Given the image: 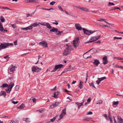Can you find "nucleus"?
Returning a JSON list of instances; mask_svg holds the SVG:
<instances>
[{
	"instance_id": "nucleus-1",
	"label": "nucleus",
	"mask_w": 123,
	"mask_h": 123,
	"mask_svg": "<svg viewBox=\"0 0 123 123\" xmlns=\"http://www.w3.org/2000/svg\"><path fill=\"white\" fill-rule=\"evenodd\" d=\"M67 45L66 48L64 50L63 53V55L65 56H66L70 54L71 51L73 50V49L71 46H69L67 44Z\"/></svg>"
},
{
	"instance_id": "nucleus-2",
	"label": "nucleus",
	"mask_w": 123,
	"mask_h": 123,
	"mask_svg": "<svg viewBox=\"0 0 123 123\" xmlns=\"http://www.w3.org/2000/svg\"><path fill=\"white\" fill-rule=\"evenodd\" d=\"M13 45V44L10 43H1L0 45V50L8 48L9 47H11Z\"/></svg>"
},
{
	"instance_id": "nucleus-3",
	"label": "nucleus",
	"mask_w": 123,
	"mask_h": 123,
	"mask_svg": "<svg viewBox=\"0 0 123 123\" xmlns=\"http://www.w3.org/2000/svg\"><path fill=\"white\" fill-rule=\"evenodd\" d=\"M100 36H99L95 37H91L89 40L88 42L86 43L92 42L99 39L100 38Z\"/></svg>"
},
{
	"instance_id": "nucleus-4",
	"label": "nucleus",
	"mask_w": 123,
	"mask_h": 123,
	"mask_svg": "<svg viewBox=\"0 0 123 123\" xmlns=\"http://www.w3.org/2000/svg\"><path fill=\"white\" fill-rule=\"evenodd\" d=\"M63 66V65L61 64L56 65H55L54 69L52 70L51 72H55L58 69H59V70Z\"/></svg>"
},
{
	"instance_id": "nucleus-5",
	"label": "nucleus",
	"mask_w": 123,
	"mask_h": 123,
	"mask_svg": "<svg viewBox=\"0 0 123 123\" xmlns=\"http://www.w3.org/2000/svg\"><path fill=\"white\" fill-rule=\"evenodd\" d=\"M66 108H65L62 110L61 114L60 115V118L58 119V120H60L62 119L66 115Z\"/></svg>"
},
{
	"instance_id": "nucleus-6",
	"label": "nucleus",
	"mask_w": 123,
	"mask_h": 123,
	"mask_svg": "<svg viewBox=\"0 0 123 123\" xmlns=\"http://www.w3.org/2000/svg\"><path fill=\"white\" fill-rule=\"evenodd\" d=\"M79 38H77L73 40V44L74 48H76L79 45Z\"/></svg>"
},
{
	"instance_id": "nucleus-7",
	"label": "nucleus",
	"mask_w": 123,
	"mask_h": 123,
	"mask_svg": "<svg viewBox=\"0 0 123 123\" xmlns=\"http://www.w3.org/2000/svg\"><path fill=\"white\" fill-rule=\"evenodd\" d=\"M75 7L80 9L82 11L87 12H89V9L86 8L84 7H81L80 6H75Z\"/></svg>"
},
{
	"instance_id": "nucleus-8",
	"label": "nucleus",
	"mask_w": 123,
	"mask_h": 123,
	"mask_svg": "<svg viewBox=\"0 0 123 123\" xmlns=\"http://www.w3.org/2000/svg\"><path fill=\"white\" fill-rule=\"evenodd\" d=\"M50 31L55 32L56 34L58 35H60L62 32V31H59L58 29L54 27L52 29L50 30Z\"/></svg>"
},
{
	"instance_id": "nucleus-9",
	"label": "nucleus",
	"mask_w": 123,
	"mask_h": 123,
	"mask_svg": "<svg viewBox=\"0 0 123 123\" xmlns=\"http://www.w3.org/2000/svg\"><path fill=\"white\" fill-rule=\"evenodd\" d=\"M32 71L33 72H35L37 73L39 72L41 70V68L37 67V66H33L32 67Z\"/></svg>"
},
{
	"instance_id": "nucleus-10",
	"label": "nucleus",
	"mask_w": 123,
	"mask_h": 123,
	"mask_svg": "<svg viewBox=\"0 0 123 123\" xmlns=\"http://www.w3.org/2000/svg\"><path fill=\"white\" fill-rule=\"evenodd\" d=\"M82 29L84 33L86 35H89L90 33H93L94 32L93 31H89L84 28H82Z\"/></svg>"
},
{
	"instance_id": "nucleus-11",
	"label": "nucleus",
	"mask_w": 123,
	"mask_h": 123,
	"mask_svg": "<svg viewBox=\"0 0 123 123\" xmlns=\"http://www.w3.org/2000/svg\"><path fill=\"white\" fill-rule=\"evenodd\" d=\"M40 45L45 47H47L48 45L47 42L45 41H42L39 43Z\"/></svg>"
},
{
	"instance_id": "nucleus-12",
	"label": "nucleus",
	"mask_w": 123,
	"mask_h": 123,
	"mask_svg": "<svg viewBox=\"0 0 123 123\" xmlns=\"http://www.w3.org/2000/svg\"><path fill=\"white\" fill-rule=\"evenodd\" d=\"M75 26L76 28L78 30H80L82 29L81 26L79 23L75 24Z\"/></svg>"
},
{
	"instance_id": "nucleus-13",
	"label": "nucleus",
	"mask_w": 123,
	"mask_h": 123,
	"mask_svg": "<svg viewBox=\"0 0 123 123\" xmlns=\"http://www.w3.org/2000/svg\"><path fill=\"white\" fill-rule=\"evenodd\" d=\"M103 64H107L108 63V61L107 60V57L106 56H105L103 58Z\"/></svg>"
},
{
	"instance_id": "nucleus-14",
	"label": "nucleus",
	"mask_w": 123,
	"mask_h": 123,
	"mask_svg": "<svg viewBox=\"0 0 123 123\" xmlns=\"http://www.w3.org/2000/svg\"><path fill=\"white\" fill-rule=\"evenodd\" d=\"M94 62H93V63L95 65H97L100 64V62L99 60L95 59L94 60Z\"/></svg>"
},
{
	"instance_id": "nucleus-15",
	"label": "nucleus",
	"mask_w": 123,
	"mask_h": 123,
	"mask_svg": "<svg viewBox=\"0 0 123 123\" xmlns=\"http://www.w3.org/2000/svg\"><path fill=\"white\" fill-rule=\"evenodd\" d=\"M118 123H123V119L120 117H118Z\"/></svg>"
},
{
	"instance_id": "nucleus-16",
	"label": "nucleus",
	"mask_w": 123,
	"mask_h": 123,
	"mask_svg": "<svg viewBox=\"0 0 123 123\" xmlns=\"http://www.w3.org/2000/svg\"><path fill=\"white\" fill-rule=\"evenodd\" d=\"M84 103V101H83V102H82L81 103H78L77 102L76 103V104L78 105V108L79 109L80 106L83 105Z\"/></svg>"
},
{
	"instance_id": "nucleus-17",
	"label": "nucleus",
	"mask_w": 123,
	"mask_h": 123,
	"mask_svg": "<svg viewBox=\"0 0 123 123\" xmlns=\"http://www.w3.org/2000/svg\"><path fill=\"white\" fill-rule=\"evenodd\" d=\"M32 26H31V25L30 26H29L28 27L23 28H22V29L23 30H31L32 29Z\"/></svg>"
},
{
	"instance_id": "nucleus-18",
	"label": "nucleus",
	"mask_w": 123,
	"mask_h": 123,
	"mask_svg": "<svg viewBox=\"0 0 123 123\" xmlns=\"http://www.w3.org/2000/svg\"><path fill=\"white\" fill-rule=\"evenodd\" d=\"M14 84L12 82H11L9 84L8 86V88H9L12 89L13 86H14Z\"/></svg>"
},
{
	"instance_id": "nucleus-19",
	"label": "nucleus",
	"mask_w": 123,
	"mask_h": 123,
	"mask_svg": "<svg viewBox=\"0 0 123 123\" xmlns=\"http://www.w3.org/2000/svg\"><path fill=\"white\" fill-rule=\"evenodd\" d=\"M12 67L9 69V70L10 72H13L15 71V66H13L12 65Z\"/></svg>"
},
{
	"instance_id": "nucleus-20",
	"label": "nucleus",
	"mask_w": 123,
	"mask_h": 123,
	"mask_svg": "<svg viewBox=\"0 0 123 123\" xmlns=\"http://www.w3.org/2000/svg\"><path fill=\"white\" fill-rule=\"evenodd\" d=\"M3 95L4 97L5 98L6 96V93L3 91H1L0 93V96Z\"/></svg>"
},
{
	"instance_id": "nucleus-21",
	"label": "nucleus",
	"mask_w": 123,
	"mask_h": 123,
	"mask_svg": "<svg viewBox=\"0 0 123 123\" xmlns=\"http://www.w3.org/2000/svg\"><path fill=\"white\" fill-rule=\"evenodd\" d=\"M83 82L81 81H80V83L78 85V87L80 89H81L82 87Z\"/></svg>"
},
{
	"instance_id": "nucleus-22",
	"label": "nucleus",
	"mask_w": 123,
	"mask_h": 123,
	"mask_svg": "<svg viewBox=\"0 0 123 123\" xmlns=\"http://www.w3.org/2000/svg\"><path fill=\"white\" fill-rule=\"evenodd\" d=\"M92 118L90 117H85L84 118V120L87 121H89L90 120L92 119Z\"/></svg>"
},
{
	"instance_id": "nucleus-23",
	"label": "nucleus",
	"mask_w": 123,
	"mask_h": 123,
	"mask_svg": "<svg viewBox=\"0 0 123 123\" xmlns=\"http://www.w3.org/2000/svg\"><path fill=\"white\" fill-rule=\"evenodd\" d=\"M96 20L98 21H104L107 24L109 25H110V23H109L108 22H106L105 20V19L102 18H100L99 19H97Z\"/></svg>"
},
{
	"instance_id": "nucleus-24",
	"label": "nucleus",
	"mask_w": 123,
	"mask_h": 123,
	"mask_svg": "<svg viewBox=\"0 0 123 123\" xmlns=\"http://www.w3.org/2000/svg\"><path fill=\"white\" fill-rule=\"evenodd\" d=\"M25 106L24 105L23 103H22L20 106L18 107V108L19 109H23L24 108Z\"/></svg>"
},
{
	"instance_id": "nucleus-25",
	"label": "nucleus",
	"mask_w": 123,
	"mask_h": 123,
	"mask_svg": "<svg viewBox=\"0 0 123 123\" xmlns=\"http://www.w3.org/2000/svg\"><path fill=\"white\" fill-rule=\"evenodd\" d=\"M0 31L2 32L4 31L2 23L0 24Z\"/></svg>"
},
{
	"instance_id": "nucleus-26",
	"label": "nucleus",
	"mask_w": 123,
	"mask_h": 123,
	"mask_svg": "<svg viewBox=\"0 0 123 123\" xmlns=\"http://www.w3.org/2000/svg\"><path fill=\"white\" fill-rule=\"evenodd\" d=\"M58 94V92H55L54 93V96L53 97L56 98H57V95Z\"/></svg>"
},
{
	"instance_id": "nucleus-27",
	"label": "nucleus",
	"mask_w": 123,
	"mask_h": 123,
	"mask_svg": "<svg viewBox=\"0 0 123 123\" xmlns=\"http://www.w3.org/2000/svg\"><path fill=\"white\" fill-rule=\"evenodd\" d=\"M87 52H86V53H85L83 55V57L84 58H91L92 57V56L91 55H90L89 56H85V55H86V54L87 53Z\"/></svg>"
},
{
	"instance_id": "nucleus-28",
	"label": "nucleus",
	"mask_w": 123,
	"mask_h": 123,
	"mask_svg": "<svg viewBox=\"0 0 123 123\" xmlns=\"http://www.w3.org/2000/svg\"><path fill=\"white\" fill-rule=\"evenodd\" d=\"M23 120L25 121L26 122H30V120L29 118H24L23 119Z\"/></svg>"
},
{
	"instance_id": "nucleus-29",
	"label": "nucleus",
	"mask_w": 123,
	"mask_h": 123,
	"mask_svg": "<svg viewBox=\"0 0 123 123\" xmlns=\"http://www.w3.org/2000/svg\"><path fill=\"white\" fill-rule=\"evenodd\" d=\"M8 85L7 84H3L1 86V87L2 88L6 87H8Z\"/></svg>"
},
{
	"instance_id": "nucleus-30",
	"label": "nucleus",
	"mask_w": 123,
	"mask_h": 123,
	"mask_svg": "<svg viewBox=\"0 0 123 123\" xmlns=\"http://www.w3.org/2000/svg\"><path fill=\"white\" fill-rule=\"evenodd\" d=\"M9 123H18V121L17 120H12Z\"/></svg>"
},
{
	"instance_id": "nucleus-31",
	"label": "nucleus",
	"mask_w": 123,
	"mask_h": 123,
	"mask_svg": "<svg viewBox=\"0 0 123 123\" xmlns=\"http://www.w3.org/2000/svg\"><path fill=\"white\" fill-rule=\"evenodd\" d=\"M45 110V109L44 108L41 109L37 111H39V112L40 113L43 112Z\"/></svg>"
},
{
	"instance_id": "nucleus-32",
	"label": "nucleus",
	"mask_w": 123,
	"mask_h": 123,
	"mask_svg": "<svg viewBox=\"0 0 123 123\" xmlns=\"http://www.w3.org/2000/svg\"><path fill=\"white\" fill-rule=\"evenodd\" d=\"M46 27H47L49 29H51L52 28V27L50 25L49 23H46Z\"/></svg>"
},
{
	"instance_id": "nucleus-33",
	"label": "nucleus",
	"mask_w": 123,
	"mask_h": 123,
	"mask_svg": "<svg viewBox=\"0 0 123 123\" xmlns=\"http://www.w3.org/2000/svg\"><path fill=\"white\" fill-rule=\"evenodd\" d=\"M119 102L117 101L115 102V101H114L113 102V104L114 105H115L116 106H117L118 105V104Z\"/></svg>"
},
{
	"instance_id": "nucleus-34",
	"label": "nucleus",
	"mask_w": 123,
	"mask_h": 123,
	"mask_svg": "<svg viewBox=\"0 0 123 123\" xmlns=\"http://www.w3.org/2000/svg\"><path fill=\"white\" fill-rule=\"evenodd\" d=\"M39 25L38 24H37V23H35L33 24H31V26H33L35 27H36L37 26H38Z\"/></svg>"
},
{
	"instance_id": "nucleus-35",
	"label": "nucleus",
	"mask_w": 123,
	"mask_h": 123,
	"mask_svg": "<svg viewBox=\"0 0 123 123\" xmlns=\"http://www.w3.org/2000/svg\"><path fill=\"white\" fill-rule=\"evenodd\" d=\"M115 67L116 68H123V67L119 65H115Z\"/></svg>"
},
{
	"instance_id": "nucleus-36",
	"label": "nucleus",
	"mask_w": 123,
	"mask_h": 123,
	"mask_svg": "<svg viewBox=\"0 0 123 123\" xmlns=\"http://www.w3.org/2000/svg\"><path fill=\"white\" fill-rule=\"evenodd\" d=\"M0 19L1 21L2 22H4L5 20V19L2 16H1Z\"/></svg>"
},
{
	"instance_id": "nucleus-37",
	"label": "nucleus",
	"mask_w": 123,
	"mask_h": 123,
	"mask_svg": "<svg viewBox=\"0 0 123 123\" xmlns=\"http://www.w3.org/2000/svg\"><path fill=\"white\" fill-rule=\"evenodd\" d=\"M106 77H104L101 78H98V79H100L101 81L105 79H106Z\"/></svg>"
},
{
	"instance_id": "nucleus-38",
	"label": "nucleus",
	"mask_w": 123,
	"mask_h": 123,
	"mask_svg": "<svg viewBox=\"0 0 123 123\" xmlns=\"http://www.w3.org/2000/svg\"><path fill=\"white\" fill-rule=\"evenodd\" d=\"M102 116L104 117L106 119H107L108 120H109V117H108L107 115L106 114H103Z\"/></svg>"
},
{
	"instance_id": "nucleus-39",
	"label": "nucleus",
	"mask_w": 123,
	"mask_h": 123,
	"mask_svg": "<svg viewBox=\"0 0 123 123\" xmlns=\"http://www.w3.org/2000/svg\"><path fill=\"white\" fill-rule=\"evenodd\" d=\"M108 6H114L115 5L114 4V3L112 2H109L108 3Z\"/></svg>"
},
{
	"instance_id": "nucleus-40",
	"label": "nucleus",
	"mask_w": 123,
	"mask_h": 123,
	"mask_svg": "<svg viewBox=\"0 0 123 123\" xmlns=\"http://www.w3.org/2000/svg\"><path fill=\"white\" fill-rule=\"evenodd\" d=\"M2 9H7V10H12V9H10L7 7H4L3 6L2 7Z\"/></svg>"
},
{
	"instance_id": "nucleus-41",
	"label": "nucleus",
	"mask_w": 123,
	"mask_h": 123,
	"mask_svg": "<svg viewBox=\"0 0 123 123\" xmlns=\"http://www.w3.org/2000/svg\"><path fill=\"white\" fill-rule=\"evenodd\" d=\"M58 8H59V9L62 12H64V11L63 9L61 7V6H58Z\"/></svg>"
},
{
	"instance_id": "nucleus-42",
	"label": "nucleus",
	"mask_w": 123,
	"mask_h": 123,
	"mask_svg": "<svg viewBox=\"0 0 123 123\" xmlns=\"http://www.w3.org/2000/svg\"><path fill=\"white\" fill-rule=\"evenodd\" d=\"M12 89H11L10 88H8V89H6V92H7L9 93L11 90Z\"/></svg>"
},
{
	"instance_id": "nucleus-43",
	"label": "nucleus",
	"mask_w": 123,
	"mask_h": 123,
	"mask_svg": "<svg viewBox=\"0 0 123 123\" xmlns=\"http://www.w3.org/2000/svg\"><path fill=\"white\" fill-rule=\"evenodd\" d=\"M89 85L90 86H92L94 88H96V87L95 86L93 82H92L91 83H89Z\"/></svg>"
},
{
	"instance_id": "nucleus-44",
	"label": "nucleus",
	"mask_w": 123,
	"mask_h": 123,
	"mask_svg": "<svg viewBox=\"0 0 123 123\" xmlns=\"http://www.w3.org/2000/svg\"><path fill=\"white\" fill-rule=\"evenodd\" d=\"M57 117H58V116H56V117H54L53 119H51V122H53L56 119V118Z\"/></svg>"
},
{
	"instance_id": "nucleus-45",
	"label": "nucleus",
	"mask_w": 123,
	"mask_h": 123,
	"mask_svg": "<svg viewBox=\"0 0 123 123\" xmlns=\"http://www.w3.org/2000/svg\"><path fill=\"white\" fill-rule=\"evenodd\" d=\"M4 59H6V61H8L9 60V57H8V55L4 57Z\"/></svg>"
},
{
	"instance_id": "nucleus-46",
	"label": "nucleus",
	"mask_w": 123,
	"mask_h": 123,
	"mask_svg": "<svg viewBox=\"0 0 123 123\" xmlns=\"http://www.w3.org/2000/svg\"><path fill=\"white\" fill-rule=\"evenodd\" d=\"M122 39V37H113V39L114 40H115L116 39Z\"/></svg>"
},
{
	"instance_id": "nucleus-47",
	"label": "nucleus",
	"mask_w": 123,
	"mask_h": 123,
	"mask_svg": "<svg viewBox=\"0 0 123 123\" xmlns=\"http://www.w3.org/2000/svg\"><path fill=\"white\" fill-rule=\"evenodd\" d=\"M101 81L100 79L98 80H98L96 81V82L99 85Z\"/></svg>"
},
{
	"instance_id": "nucleus-48",
	"label": "nucleus",
	"mask_w": 123,
	"mask_h": 123,
	"mask_svg": "<svg viewBox=\"0 0 123 123\" xmlns=\"http://www.w3.org/2000/svg\"><path fill=\"white\" fill-rule=\"evenodd\" d=\"M55 3V1H53L51 2H50V4L51 5H53Z\"/></svg>"
},
{
	"instance_id": "nucleus-49",
	"label": "nucleus",
	"mask_w": 123,
	"mask_h": 123,
	"mask_svg": "<svg viewBox=\"0 0 123 123\" xmlns=\"http://www.w3.org/2000/svg\"><path fill=\"white\" fill-rule=\"evenodd\" d=\"M28 2H29L34 3L36 2L35 1L33 0H28Z\"/></svg>"
},
{
	"instance_id": "nucleus-50",
	"label": "nucleus",
	"mask_w": 123,
	"mask_h": 123,
	"mask_svg": "<svg viewBox=\"0 0 123 123\" xmlns=\"http://www.w3.org/2000/svg\"><path fill=\"white\" fill-rule=\"evenodd\" d=\"M6 117H7L4 115H2L0 116V118H4Z\"/></svg>"
},
{
	"instance_id": "nucleus-51",
	"label": "nucleus",
	"mask_w": 123,
	"mask_h": 123,
	"mask_svg": "<svg viewBox=\"0 0 123 123\" xmlns=\"http://www.w3.org/2000/svg\"><path fill=\"white\" fill-rule=\"evenodd\" d=\"M46 23H38L42 25H44V26H46Z\"/></svg>"
},
{
	"instance_id": "nucleus-52",
	"label": "nucleus",
	"mask_w": 123,
	"mask_h": 123,
	"mask_svg": "<svg viewBox=\"0 0 123 123\" xmlns=\"http://www.w3.org/2000/svg\"><path fill=\"white\" fill-rule=\"evenodd\" d=\"M92 113L91 111H89L87 113V115H91L92 114Z\"/></svg>"
},
{
	"instance_id": "nucleus-53",
	"label": "nucleus",
	"mask_w": 123,
	"mask_h": 123,
	"mask_svg": "<svg viewBox=\"0 0 123 123\" xmlns=\"http://www.w3.org/2000/svg\"><path fill=\"white\" fill-rule=\"evenodd\" d=\"M12 27H13L14 28H16L17 27L16 26L15 24H12L11 25Z\"/></svg>"
},
{
	"instance_id": "nucleus-54",
	"label": "nucleus",
	"mask_w": 123,
	"mask_h": 123,
	"mask_svg": "<svg viewBox=\"0 0 123 123\" xmlns=\"http://www.w3.org/2000/svg\"><path fill=\"white\" fill-rule=\"evenodd\" d=\"M102 103V101L101 100H100L97 103V104H101Z\"/></svg>"
},
{
	"instance_id": "nucleus-55",
	"label": "nucleus",
	"mask_w": 123,
	"mask_h": 123,
	"mask_svg": "<svg viewBox=\"0 0 123 123\" xmlns=\"http://www.w3.org/2000/svg\"><path fill=\"white\" fill-rule=\"evenodd\" d=\"M109 118V120H110L111 123H113L112 121V118L111 117H110V118Z\"/></svg>"
},
{
	"instance_id": "nucleus-56",
	"label": "nucleus",
	"mask_w": 123,
	"mask_h": 123,
	"mask_svg": "<svg viewBox=\"0 0 123 123\" xmlns=\"http://www.w3.org/2000/svg\"><path fill=\"white\" fill-rule=\"evenodd\" d=\"M12 103H13L14 104H17L18 102V101H16V102L12 101Z\"/></svg>"
},
{
	"instance_id": "nucleus-57",
	"label": "nucleus",
	"mask_w": 123,
	"mask_h": 123,
	"mask_svg": "<svg viewBox=\"0 0 123 123\" xmlns=\"http://www.w3.org/2000/svg\"><path fill=\"white\" fill-rule=\"evenodd\" d=\"M38 61L37 62H36V63H35V64H37L38 63V61H39V58H41V55H39V56H38Z\"/></svg>"
},
{
	"instance_id": "nucleus-58",
	"label": "nucleus",
	"mask_w": 123,
	"mask_h": 123,
	"mask_svg": "<svg viewBox=\"0 0 123 123\" xmlns=\"http://www.w3.org/2000/svg\"><path fill=\"white\" fill-rule=\"evenodd\" d=\"M32 100L34 102H36V99L35 98H34L32 99Z\"/></svg>"
},
{
	"instance_id": "nucleus-59",
	"label": "nucleus",
	"mask_w": 123,
	"mask_h": 123,
	"mask_svg": "<svg viewBox=\"0 0 123 123\" xmlns=\"http://www.w3.org/2000/svg\"><path fill=\"white\" fill-rule=\"evenodd\" d=\"M17 40H16L15 41L14 43V44L15 45H17Z\"/></svg>"
},
{
	"instance_id": "nucleus-60",
	"label": "nucleus",
	"mask_w": 123,
	"mask_h": 123,
	"mask_svg": "<svg viewBox=\"0 0 123 123\" xmlns=\"http://www.w3.org/2000/svg\"><path fill=\"white\" fill-rule=\"evenodd\" d=\"M54 108V105H51L50 106V108L51 109H52L53 108Z\"/></svg>"
},
{
	"instance_id": "nucleus-61",
	"label": "nucleus",
	"mask_w": 123,
	"mask_h": 123,
	"mask_svg": "<svg viewBox=\"0 0 123 123\" xmlns=\"http://www.w3.org/2000/svg\"><path fill=\"white\" fill-rule=\"evenodd\" d=\"M69 70L68 69H66L65 70V71H63L62 73H64L65 72H67L69 71Z\"/></svg>"
},
{
	"instance_id": "nucleus-62",
	"label": "nucleus",
	"mask_w": 123,
	"mask_h": 123,
	"mask_svg": "<svg viewBox=\"0 0 123 123\" xmlns=\"http://www.w3.org/2000/svg\"><path fill=\"white\" fill-rule=\"evenodd\" d=\"M113 119L114 121V123H117V121L115 119V117H113Z\"/></svg>"
},
{
	"instance_id": "nucleus-63",
	"label": "nucleus",
	"mask_w": 123,
	"mask_h": 123,
	"mask_svg": "<svg viewBox=\"0 0 123 123\" xmlns=\"http://www.w3.org/2000/svg\"><path fill=\"white\" fill-rule=\"evenodd\" d=\"M71 16H72L74 17L75 18H76L77 17L75 15H74V14H72L71 15Z\"/></svg>"
},
{
	"instance_id": "nucleus-64",
	"label": "nucleus",
	"mask_w": 123,
	"mask_h": 123,
	"mask_svg": "<svg viewBox=\"0 0 123 123\" xmlns=\"http://www.w3.org/2000/svg\"><path fill=\"white\" fill-rule=\"evenodd\" d=\"M108 114H109V115H108L109 118H110V117H111V114H110V112L109 111L108 112Z\"/></svg>"
}]
</instances>
